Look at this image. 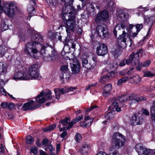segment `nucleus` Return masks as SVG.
Segmentation results:
<instances>
[{"instance_id":"f257e3e1","label":"nucleus","mask_w":155,"mask_h":155,"mask_svg":"<svg viewBox=\"0 0 155 155\" xmlns=\"http://www.w3.org/2000/svg\"><path fill=\"white\" fill-rule=\"evenodd\" d=\"M70 6L63 8L62 17L64 20L66 31L68 35H70V30L73 31L76 27L75 9H71Z\"/></svg>"},{"instance_id":"f03ea898","label":"nucleus","mask_w":155,"mask_h":155,"mask_svg":"<svg viewBox=\"0 0 155 155\" xmlns=\"http://www.w3.org/2000/svg\"><path fill=\"white\" fill-rule=\"evenodd\" d=\"M28 74L26 77L28 78V79L39 80L41 78V76L39 73L38 65L37 64H32L29 67Z\"/></svg>"},{"instance_id":"7ed1b4c3","label":"nucleus","mask_w":155,"mask_h":155,"mask_svg":"<svg viewBox=\"0 0 155 155\" xmlns=\"http://www.w3.org/2000/svg\"><path fill=\"white\" fill-rule=\"evenodd\" d=\"M128 28L123 24H118L114 27V33L115 37L118 36L120 37L125 36V37L129 35Z\"/></svg>"},{"instance_id":"20e7f679","label":"nucleus","mask_w":155,"mask_h":155,"mask_svg":"<svg viewBox=\"0 0 155 155\" xmlns=\"http://www.w3.org/2000/svg\"><path fill=\"white\" fill-rule=\"evenodd\" d=\"M36 45L31 41L27 44L25 47L24 52L31 57L37 59L38 57L36 55L38 53V50L36 48Z\"/></svg>"},{"instance_id":"39448f33","label":"nucleus","mask_w":155,"mask_h":155,"mask_svg":"<svg viewBox=\"0 0 155 155\" xmlns=\"http://www.w3.org/2000/svg\"><path fill=\"white\" fill-rule=\"evenodd\" d=\"M96 31L98 35L101 38L104 39L108 36V29L105 24L99 23L97 27Z\"/></svg>"},{"instance_id":"423d86ee","label":"nucleus","mask_w":155,"mask_h":155,"mask_svg":"<svg viewBox=\"0 0 155 155\" xmlns=\"http://www.w3.org/2000/svg\"><path fill=\"white\" fill-rule=\"evenodd\" d=\"M97 62V58L95 56L92 57L91 60L88 62L87 58H82V66L88 70H91L94 68Z\"/></svg>"},{"instance_id":"0eeeda50","label":"nucleus","mask_w":155,"mask_h":155,"mask_svg":"<svg viewBox=\"0 0 155 155\" xmlns=\"http://www.w3.org/2000/svg\"><path fill=\"white\" fill-rule=\"evenodd\" d=\"M135 149L138 155H152L155 153V150L146 149L141 144H137L135 147Z\"/></svg>"},{"instance_id":"6e6552de","label":"nucleus","mask_w":155,"mask_h":155,"mask_svg":"<svg viewBox=\"0 0 155 155\" xmlns=\"http://www.w3.org/2000/svg\"><path fill=\"white\" fill-rule=\"evenodd\" d=\"M16 7L13 3L5 4L3 12L6 13L9 17H13L15 15V10Z\"/></svg>"},{"instance_id":"1a4fd4ad","label":"nucleus","mask_w":155,"mask_h":155,"mask_svg":"<svg viewBox=\"0 0 155 155\" xmlns=\"http://www.w3.org/2000/svg\"><path fill=\"white\" fill-rule=\"evenodd\" d=\"M40 52L43 56H44V54H47L46 56H48L51 58V60H53V58L54 57L55 54V51L53 48L44 45L42 47Z\"/></svg>"},{"instance_id":"9d476101","label":"nucleus","mask_w":155,"mask_h":155,"mask_svg":"<svg viewBox=\"0 0 155 155\" xmlns=\"http://www.w3.org/2000/svg\"><path fill=\"white\" fill-rule=\"evenodd\" d=\"M143 115L140 114H134L132 116L130 123L133 125H140L144 122Z\"/></svg>"},{"instance_id":"9b49d317","label":"nucleus","mask_w":155,"mask_h":155,"mask_svg":"<svg viewBox=\"0 0 155 155\" xmlns=\"http://www.w3.org/2000/svg\"><path fill=\"white\" fill-rule=\"evenodd\" d=\"M139 51H137L134 53L133 52L128 57V64H131L133 66L137 65L138 63Z\"/></svg>"},{"instance_id":"f8f14e48","label":"nucleus","mask_w":155,"mask_h":155,"mask_svg":"<svg viewBox=\"0 0 155 155\" xmlns=\"http://www.w3.org/2000/svg\"><path fill=\"white\" fill-rule=\"evenodd\" d=\"M124 36L118 37L117 44L118 46L120 48L124 49L126 47V40L128 38L129 39L130 45L129 46L130 47L132 44V40L130 38L129 35L125 37Z\"/></svg>"},{"instance_id":"ddd939ff","label":"nucleus","mask_w":155,"mask_h":155,"mask_svg":"<svg viewBox=\"0 0 155 155\" xmlns=\"http://www.w3.org/2000/svg\"><path fill=\"white\" fill-rule=\"evenodd\" d=\"M109 18L108 12L104 10L101 11L98 14L95 18V21L97 23H98L102 21H105L107 20Z\"/></svg>"},{"instance_id":"4468645a","label":"nucleus","mask_w":155,"mask_h":155,"mask_svg":"<svg viewBox=\"0 0 155 155\" xmlns=\"http://www.w3.org/2000/svg\"><path fill=\"white\" fill-rule=\"evenodd\" d=\"M108 52L106 45L103 43L100 44L97 47L96 53L98 56H104Z\"/></svg>"},{"instance_id":"2eb2a0df","label":"nucleus","mask_w":155,"mask_h":155,"mask_svg":"<svg viewBox=\"0 0 155 155\" xmlns=\"http://www.w3.org/2000/svg\"><path fill=\"white\" fill-rule=\"evenodd\" d=\"M72 73L73 74L79 73L80 69V64L79 61L76 58L73 59V63L71 64Z\"/></svg>"},{"instance_id":"dca6fc26","label":"nucleus","mask_w":155,"mask_h":155,"mask_svg":"<svg viewBox=\"0 0 155 155\" xmlns=\"http://www.w3.org/2000/svg\"><path fill=\"white\" fill-rule=\"evenodd\" d=\"M34 103L35 101L33 100L25 103L22 107V110L24 111L32 110L40 107L39 105L37 104L34 106L30 107L31 105L34 104Z\"/></svg>"},{"instance_id":"f3484780","label":"nucleus","mask_w":155,"mask_h":155,"mask_svg":"<svg viewBox=\"0 0 155 155\" xmlns=\"http://www.w3.org/2000/svg\"><path fill=\"white\" fill-rule=\"evenodd\" d=\"M43 40V37L42 35L38 33H36L34 35H32L31 41L34 43L35 44H40V45L42 47V46L40 42L42 41Z\"/></svg>"},{"instance_id":"a211bd4d","label":"nucleus","mask_w":155,"mask_h":155,"mask_svg":"<svg viewBox=\"0 0 155 155\" xmlns=\"http://www.w3.org/2000/svg\"><path fill=\"white\" fill-rule=\"evenodd\" d=\"M13 78L14 80H28V78L26 77V74L23 71H18L15 72L13 76Z\"/></svg>"},{"instance_id":"6ab92c4d","label":"nucleus","mask_w":155,"mask_h":155,"mask_svg":"<svg viewBox=\"0 0 155 155\" xmlns=\"http://www.w3.org/2000/svg\"><path fill=\"white\" fill-rule=\"evenodd\" d=\"M129 98L131 101L130 102V104L133 103H136L140 101H144L146 100V97L143 96L137 97V95L135 94H131L130 96L129 97Z\"/></svg>"},{"instance_id":"aec40b11","label":"nucleus","mask_w":155,"mask_h":155,"mask_svg":"<svg viewBox=\"0 0 155 155\" xmlns=\"http://www.w3.org/2000/svg\"><path fill=\"white\" fill-rule=\"evenodd\" d=\"M118 101H119L118 99L115 98L113 99L111 101V104L110 107V109L113 110L115 109V110L117 112L121 111L120 107H118Z\"/></svg>"},{"instance_id":"412c9836","label":"nucleus","mask_w":155,"mask_h":155,"mask_svg":"<svg viewBox=\"0 0 155 155\" xmlns=\"http://www.w3.org/2000/svg\"><path fill=\"white\" fill-rule=\"evenodd\" d=\"M117 16L118 20L121 21H126L128 17V15L122 11L117 12Z\"/></svg>"},{"instance_id":"4be33fe9","label":"nucleus","mask_w":155,"mask_h":155,"mask_svg":"<svg viewBox=\"0 0 155 155\" xmlns=\"http://www.w3.org/2000/svg\"><path fill=\"white\" fill-rule=\"evenodd\" d=\"M54 91L55 94L56 98L58 100L60 97L61 94H63L67 92L66 87L63 88H57L54 89Z\"/></svg>"},{"instance_id":"5701e85b","label":"nucleus","mask_w":155,"mask_h":155,"mask_svg":"<svg viewBox=\"0 0 155 155\" xmlns=\"http://www.w3.org/2000/svg\"><path fill=\"white\" fill-rule=\"evenodd\" d=\"M124 142H123V140H121L112 139V147L113 148H115L117 149H119L120 147L124 146Z\"/></svg>"},{"instance_id":"b1692460","label":"nucleus","mask_w":155,"mask_h":155,"mask_svg":"<svg viewBox=\"0 0 155 155\" xmlns=\"http://www.w3.org/2000/svg\"><path fill=\"white\" fill-rule=\"evenodd\" d=\"M77 43V42L74 39H70L67 42H66L65 43L63 50H64V48L66 47L69 48L71 47L74 49L76 47V44Z\"/></svg>"},{"instance_id":"393cba45","label":"nucleus","mask_w":155,"mask_h":155,"mask_svg":"<svg viewBox=\"0 0 155 155\" xmlns=\"http://www.w3.org/2000/svg\"><path fill=\"white\" fill-rule=\"evenodd\" d=\"M83 118V117L82 115L81 116H79L76 117L74 119L72 120V121L70 122L68 127H67V129H70V128L72 127L74 124L79 122Z\"/></svg>"},{"instance_id":"a878e982","label":"nucleus","mask_w":155,"mask_h":155,"mask_svg":"<svg viewBox=\"0 0 155 155\" xmlns=\"http://www.w3.org/2000/svg\"><path fill=\"white\" fill-rule=\"evenodd\" d=\"M90 149L91 148L88 145L83 144L81 148L80 152L82 154H86L89 152Z\"/></svg>"},{"instance_id":"bb28decb","label":"nucleus","mask_w":155,"mask_h":155,"mask_svg":"<svg viewBox=\"0 0 155 155\" xmlns=\"http://www.w3.org/2000/svg\"><path fill=\"white\" fill-rule=\"evenodd\" d=\"M89 8H91L93 10V13H91V12H90L89 11V9L88 8L87 9V13L90 15H91L92 16H94L95 15L96 13L95 12V11L94 10V8L95 7H96L97 9H99L100 7L99 6H98L96 4L94 3H91L90 5L89 6Z\"/></svg>"},{"instance_id":"cd10ccee","label":"nucleus","mask_w":155,"mask_h":155,"mask_svg":"<svg viewBox=\"0 0 155 155\" xmlns=\"http://www.w3.org/2000/svg\"><path fill=\"white\" fill-rule=\"evenodd\" d=\"M112 139H115L121 140H123V142L125 141L124 137L119 132L114 133L113 135Z\"/></svg>"},{"instance_id":"c85d7f7f","label":"nucleus","mask_w":155,"mask_h":155,"mask_svg":"<svg viewBox=\"0 0 155 155\" xmlns=\"http://www.w3.org/2000/svg\"><path fill=\"white\" fill-rule=\"evenodd\" d=\"M7 71V65L5 63L0 62V75L5 73Z\"/></svg>"},{"instance_id":"c756f323","label":"nucleus","mask_w":155,"mask_h":155,"mask_svg":"<svg viewBox=\"0 0 155 155\" xmlns=\"http://www.w3.org/2000/svg\"><path fill=\"white\" fill-rule=\"evenodd\" d=\"M74 0H61L62 2H64V6L63 8H66L68 6H70L71 7V9H75L73 7L72 3Z\"/></svg>"},{"instance_id":"7c9ffc66","label":"nucleus","mask_w":155,"mask_h":155,"mask_svg":"<svg viewBox=\"0 0 155 155\" xmlns=\"http://www.w3.org/2000/svg\"><path fill=\"white\" fill-rule=\"evenodd\" d=\"M70 120L67 117L61 120L60 122V123L62 125L63 127H66V129L69 130L67 129V127H68L69 124H70Z\"/></svg>"},{"instance_id":"2f4dec72","label":"nucleus","mask_w":155,"mask_h":155,"mask_svg":"<svg viewBox=\"0 0 155 155\" xmlns=\"http://www.w3.org/2000/svg\"><path fill=\"white\" fill-rule=\"evenodd\" d=\"M130 96H128L127 95H122L120 97H119L117 99H118L119 101L121 102H126L127 101L130 100V102L131 101L129 98V97Z\"/></svg>"},{"instance_id":"473e14b6","label":"nucleus","mask_w":155,"mask_h":155,"mask_svg":"<svg viewBox=\"0 0 155 155\" xmlns=\"http://www.w3.org/2000/svg\"><path fill=\"white\" fill-rule=\"evenodd\" d=\"M129 78L130 80H133V81H131V83H135L136 84L138 83L141 81L140 77L138 75L130 76L129 77Z\"/></svg>"},{"instance_id":"72a5a7b5","label":"nucleus","mask_w":155,"mask_h":155,"mask_svg":"<svg viewBox=\"0 0 155 155\" xmlns=\"http://www.w3.org/2000/svg\"><path fill=\"white\" fill-rule=\"evenodd\" d=\"M110 76V74H108L101 77L99 80L100 82L102 83H104L109 80Z\"/></svg>"},{"instance_id":"f704fd0d","label":"nucleus","mask_w":155,"mask_h":155,"mask_svg":"<svg viewBox=\"0 0 155 155\" xmlns=\"http://www.w3.org/2000/svg\"><path fill=\"white\" fill-rule=\"evenodd\" d=\"M52 93L51 91L47 90L46 92H45V96L48 100H51L54 98V96H51Z\"/></svg>"},{"instance_id":"c9c22d12","label":"nucleus","mask_w":155,"mask_h":155,"mask_svg":"<svg viewBox=\"0 0 155 155\" xmlns=\"http://www.w3.org/2000/svg\"><path fill=\"white\" fill-rule=\"evenodd\" d=\"M128 80H130L129 78V77H123L118 80L117 82V85H120L122 83L126 82Z\"/></svg>"},{"instance_id":"e433bc0d","label":"nucleus","mask_w":155,"mask_h":155,"mask_svg":"<svg viewBox=\"0 0 155 155\" xmlns=\"http://www.w3.org/2000/svg\"><path fill=\"white\" fill-rule=\"evenodd\" d=\"M25 142L27 144H31L34 142L33 138L30 135H28L26 137Z\"/></svg>"},{"instance_id":"4c0bfd02","label":"nucleus","mask_w":155,"mask_h":155,"mask_svg":"<svg viewBox=\"0 0 155 155\" xmlns=\"http://www.w3.org/2000/svg\"><path fill=\"white\" fill-rule=\"evenodd\" d=\"M56 127V125L55 124L48 127L43 129V131L44 132H47L51 131L54 129Z\"/></svg>"},{"instance_id":"58836bf2","label":"nucleus","mask_w":155,"mask_h":155,"mask_svg":"<svg viewBox=\"0 0 155 155\" xmlns=\"http://www.w3.org/2000/svg\"><path fill=\"white\" fill-rule=\"evenodd\" d=\"M46 101V99L45 97H36V103L43 104Z\"/></svg>"},{"instance_id":"ea45409f","label":"nucleus","mask_w":155,"mask_h":155,"mask_svg":"<svg viewBox=\"0 0 155 155\" xmlns=\"http://www.w3.org/2000/svg\"><path fill=\"white\" fill-rule=\"evenodd\" d=\"M69 77L70 74L68 72V71L62 73L61 75V79H63L64 78L68 79Z\"/></svg>"},{"instance_id":"a19ab883","label":"nucleus","mask_w":155,"mask_h":155,"mask_svg":"<svg viewBox=\"0 0 155 155\" xmlns=\"http://www.w3.org/2000/svg\"><path fill=\"white\" fill-rule=\"evenodd\" d=\"M60 0H49V3L52 6H56L59 2Z\"/></svg>"},{"instance_id":"79ce46f5","label":"nucleus","mask_w":155,"mask_h":155,"mask_svg":"<svg viewBox=\"0 0 155 155\" xmlns=\"http://www.w3.org/2000/svg\"><path fill=\"white\" fill-rule=\"evenodd\" d=\"M0 85L1 87L0 88V91L2 94L5 95H6L5 90L3 87V86L4 85V83L3 81L0 80Z\"/></svg>"},{"instance_id":"37998d69","label":"nucleus","mask_w":155,"mask_h":155,"mask_svg":"<svg viewBox=\"0 0 155 155\" xmlns=\"http://www.w3.org/2000/svg\"><path fill=\"white\" fill-rule=\"evenodd\" d=\"M28 11L30 14H34L35 12V8L32 6H30L28 8Z\"/></svg>"},{"instance_id":"c03bdc74","label":"nucleus","mask_w":155,"mask_h":155,"mask_svg":"<svg viewBox=\"0 0 155 155\" xmlns=\"http://www.w3.org/2000/svg\"><path fill=\"white\" fill-rule=\"evenodd\" d=\"M5 47L3 45L0 46V57L4 55L5 52Z\"/></svg>"},{"instance_id":"a18cd8bd","label":"nucleus","mask_w":155,"mask_h":155,"mask_svg":"<svg viewBox=\"0 0 155 155\" xmlns=\"http://www.w3.org/2000/svg\"><path fill=\"white\" fill-rule=\"evenodd\" d=\"M112 89L111 85L110 84H108L104 86L103 90V91H106L111 92Z\"/></svg>"},{"instance_id":"49530a36","label":"nucleus","mask_w":155,"mask_h":155,"mask_svg":"<svg viewBox=\"0 0 155 155\" xmlns=\"http://www.w3.org/2000/svg\"><path fill=\"white\" fill-rule=\"evenodd\" d=\"M135 28L136 29L137 31L139 32L143 28V25L142 24H137L135 25Z\"/></svg>"},{"instance_id":"de8ad7c7","label":"nucleus","mask_w":155,"mask_h":155,"mask_svg":"<svg viewBox=\"0 0 155 155\" xmlns=\"http://www.w3.org/2000/svg\"><path fill=\"white\" fill-rule=\"evenodd\" d=\"M144 77H153L155 76V74L151 73L150 71H147L144 72Z\"/></svg>"},{"instance_id":"09e8293b","label":"nucleus","mask_w":155,"mask_h":155,"mask_svg":"<svg viewBox=\"0 0 155 155\" xmlns=\"http://www.w3.org/2000/svg\"><path fill=\"white\" fill-rule=\"evenodd\" d=\"M105 117L107 119L109 120L113 118L114 117V115L112 112H109L107 113Z\"/></svg>"},{"instance_id":"8fccbe9b","label":"nucleus","mask_w":155,"mask_h":155,"mask_svg":"<svg viewBox=\"0 0 155 155\" xmlns=\"http://www.w3.org/2000/svg\"><path fill=\"white\" fill-rule=\"evenodd\" d=\"M81 138V135L79 133L77 134L74 137L75 140L77 142H79Z\"/></svg>"},{"instance_id":"3c124183","label":"nucleus","mask_w":155,"mask_h":155,"mask_svg":"<svg viewBox=\"0 0 155 155\" xmlns=\"http://www.w3.org/2000/svg\"><path fill=\"white\" fill-rule=\"evenodd\" d=\"M155 19V17L151 16L148 17L147 19V21L149 24H151L153 23Z\"/></svg>"},{"instance_id":"603ef678","label":"nucleus","mask_w":155,"mask_h":155,"mask_svg":"<svg viewBox=\"0 0 155 155\" xmlns=\"http://www.w3.org/2000/svg\"><path fill=\"white\" fill-rule=\"evenodd\" d=\"M61 70L62 71V73H64V72H67L68 70V67L67 65H63L61 68Z\"/></svg>"},{"instance_id":"864d4df0","label":"nucleus","mask_w":155,"mask_h":155,"mask_svg":"<svg viewBox=\"0 0 155 155\" xmlns=\"http://www.w3.org/2000/svg\"><path fill=\"white\" fill-rule=\"evenodd\" d=\"M30 152L33 153L34 154H36L38 152V149L35 147H31L30 149Z\"/></svg>"},{"instance_id":"5fc2aeb1","label":"nucleus","mask_w":155,"mask_h":155,"mask_svg":"<svg viewBox=\"0 0 155 155\" xmlns=\"http://www.w3.org/2000/svg\"><path fill=\"white\" fill-rule=\"evenodd\" d=\"M111 92L106 91H103L102 93L103 96L106 97H107L110 94Z\"/></svg>"},{"instance_id":"6e6d98bb","label":"nucleus","mask_w":155,"mask_h":155,"mask_svg":"<svg viewBox=\"0 0 155 155\" xmlns=\"http://www.w3.org/2000/svg\"><path fill=\"white\" fill-rule=\"evenodd\" d=\"M127 64H128V61L127 60L124 59V60L121 61L120 63L119 66H123Z\"/></svg>"},{"instance_id":"4d7b16f0","label":"nucleus","mask_w":155,"mask_h":155,"mask_svg":"<svg viewBox=\"0 0 155 155\" xmlns=\"http://www.w3.org/2000/svg\"><path fill=\"white\" fill-rule=\"evenodd\" d=\"M138 65H137L136 67V69L137 70L140 71L141 70V68L143 67V64L139 62L137 64Z\"/></svg>"},{"instance_id":"13d9d810","label":"nucleus","mask_w":155,"mask_h":155,"mask_svg":"<svg viewBox=\"0 0 155 155\" xmlns=\"http://www.w3.org/2000/svg\"><path fill=\"white\" fill-rule=\"evenodd\" d=\"M98 106L95 105H93L91 106L90 107L87 108L86 110V112H90L92 110L97 107Z\"/></svg>"},{"instance_id":"bf43d9fd","label":"nucleus","mask_w":155,"mask_h":155,"mask_svg":"<svg viewBox=\"0 0 155 155\" xmlns=\"http://www.w3.org/2000/svg\"><path fill=\"white\" fill-rule=\"evenodd\" d=\"M133 32V31L130 32V35L132 37L134 38L137 35L139 32L137 31H136V32Z\"/></svg>"},{"instance_id":"052dcab7","label":"nucleus","mask_w":155,"mask_h":155,"mask_svg":"<svg viewBox=\"0 0 155 155\" xmlns=\"http://www.w3.org/2000/svg\"><path fill=\"white\" fill-rule=\"evenodd\" d=\"M151 61L149 60H148L147 61L145 62L143 64V67H148L150 64Z\"/></svg>"},{"instance_id":"680f3d73","label":"nucleus","mask_w":155,"mask_h":155,"mask_svg":"<svg viewBox=\"0 0 155 155\" xmlns=\"http://www.w3.org/2000/svg\"><path fill=\"white\" fill-rule=\"evenodd\" d=\"M142 113L148 116L149 115V112L146 109H143L142 110Z\"/></svg>"},{"instance_id":"e2e57ef3","label":"nucleus","mask_w":155,"mask_h":155,"mask_svg":"<svg viewBox=\"0 0 155 155\" xmlns=\"http://www.w3.org/2000/svg\"><path fill=\"white\" fill-rule=\"evenodd\" d=\"M55 34H54V33L52 32H49L48 33V36L51 39H54V36H55Z\"/></svg>"},{"instance_id":"0e129e2a","label":"nucleus","mask_w":155,"mask_h":155,"mask_svg":"<svg viewBox=\"0 0 155 155\" xmlns=\"http://www.w3.org/2000/svg\"><path fill=\"white\" fill-rule=\"evenodd\" d=\"M8 104L6 102L2 103L1 104V107L3 108H6L8 106Z\"/></svg>"},{"instance_id":"69168bd1","label":"nucleus","mask_w":155,"mask_h":155,"mask_svg":"<svg viewBox=\"0 0 155 155\" xmlns=\"http://www.w3.org/2000/svg\"><path fill=\"white\" fill-rule=\"evenodd\" d=\"M1 0H0V13L3 12L4 7L5 5L3 4V5H2L1 4Z\"/></svg>"},{"instance_id":"338daca9","label":"nucleus","mask_w":155,"mask_h":155,"mask_svg":"<svg viewBox=\"0 0 155 155\" xmlns=\"http://www.w3.org/2000/svg\"><path fill=\"white\" fill-rule=\"evenodd\" d=\"M67 134V132L66 131H64L60 134V136L61 138H63L66 136Z\"/></svg>"},{"instance_id":"774afa93","label":"nucleus","mask_w":155,"mask_h":155,"mask_svg":"<svg viewBox=\"0 0 155 155\" xmlns=\"http://www.w3.org/2000/svg\"><path fill=\"white\" fill-rule=\"evenodd\" d=\"M110 155H120L118 152L114 150L113 152H111L110 153Z\"/></svg>"}]
</instances>
